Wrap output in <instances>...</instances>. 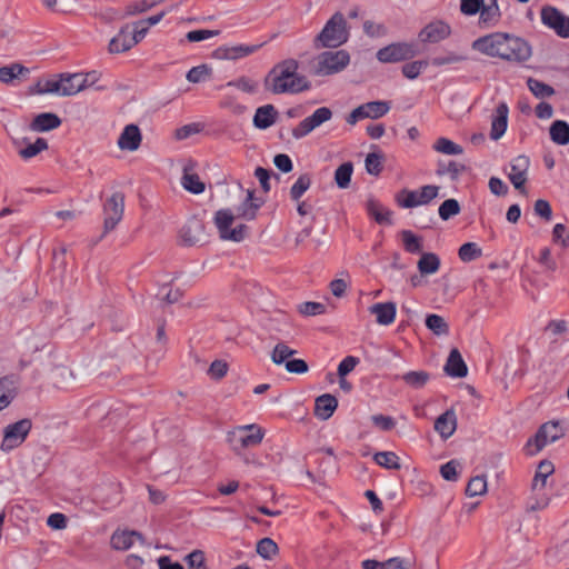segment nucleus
I'll use <instances>...</instances> for the list:
<instances>
[{
    "instance_id": "1",
    "label": "nucleus",
    "mask_w": 569,
    "mask_h": 569,
    "mask_svg": "<svg viewBox=\"0 0 569 569\" xmlns=\"http://www.w3.org/2000/svg\"><path fill=\"white\" fill-rule=\"evenodd\" d=\"M472 49L512 62H525L531 57V47L526 40L505 32H493L476 39Z\"/></svg>"
},
{
    "instance_id": "2",
    "label": "nucleus",
    "mask_w": 569,
    "mask_h": 569,
    "mask_svg": "<svg viewBox=\"0 0 569 569\" xmlns=\"http://www.w3.org/2000/svg\"><path fill=\"white\" fill-rule=\"evenodd\" d=\"M299 64L295 59L277 63L267 74L264 87L274 94L299 93L310 88V82L298 73Z\"/></svg>"
},
{
    "instance_id": "3",
    "label": "nucleus",
    "mask_w": 569,
    "mask_h": 569,
    "mask_svg": "<svg viewBox=\"0 0 569 569\" xmlns=\"http://www.w3.org/2000/svg\"><path fill=\"white\" fill-rule=\"evenodd\" d=\"M349 39V29L346 18L341 12H336L326 22L320 33L313 40L316 49L338 48Z\"/></svg>"
},
{
    "instance_id": "4",
    "label": "nucleus",
    "mask_w": 569,
    "mask_h": 569,
    "mask_svg": "<svg viewBox=\"0 0 569 569\" xmlns=\"http://www.w3.org/2000/svg\"><path fill=\"white\" fill-rule=\"evenodd\" d=\"M264 437V430L257 423L237 426L227 433V442L236 455L246 449L259 446Z\"/></svg>"
},
{
    "instance_id": "5",
    "label": "nucleus",
    "mask_w": 569,
    "mask_h": 569,
    "mask_svg": "<svg viewBox=\"0 0 569 569\" xmlns=\"http://www.w3.org/2000/svg\"><path fill=\"white\" fill-rule=\"evenodd\" d=\"M350 63V54L346 50L323 51L312 64V73L319 77L332 76L343 71Z\"/></svg>"
},
{
    "instance_id": "6",
    "label": "nucleus",
    "mask_w": 569,
    "mask_h": 569,
    "mask_svg": "<svg viewBox=\"0 0 569 569\" xmlns=\"http://www.w3.org/2000/svg\"><path fill=\"white\" fill-rule=\"evenodd\" d=\"M233 220L234 216L230 209L218 210L213 218L214 226L222 240L240 242L246 238L248 227L246 224H238L234 228H230Z\"/></svg>"
},
{
    "instance_id": "7",
    "label": "nucleus",
    "mask_w": 569,
    "mask_h": 569,
    "mask_svg": "<svg viewBox=\"0 0 569 569\" xmlns=\"http://www.w3.org/2000/svg\"><path fill=\"white\" fill-rule=\"evenodd\" d=\"M32 428V421L29 418H23L19 421L8 425L3 429V438L0 449L9 452L21 446L27 439Z\"/></svg>"
},
{
    "instance_id": "8",
    "label": "nucleus",
    "mask_w": 569,
    "mask_h": 569,
    "mask_svg": "<svg viewBox=\"0 0 569 569\" xmlns=\"http://www.w3.org/2000/svg\"><path fill=\"white\" fill-rule=\"evenodd\" d=\"M439 187L427 184L421 187L420 191H412L402 189L397 196L396 201L399 207L410 209L419 206H425L438 197Z\"/></svg>"
},
{
    "instance_id": "9",
    "label": "nucleus",
    "mask_w": 569,
    "mask_h": 569,
    "mask_svg": "<svg viewBox=\"0 0 569 569\" xmlns=\"http://www.w3.org/2000/svg\"><path fill=\"white\" fill-rule=\"evenodd\" d=\"M124 213V194L114 192L103 204V236L116 229Z\"/></svg>"
},
{
    "instance_id": "10",
    "label": "nucleus",
    "mask_w": 569,
    "mask_h": 569,
    "mask_svg": "<svg viewBox=\"0 0 569 569\" xmlns=\"http://www.w3.org/2000/svg\"><path fill=\"white\" fill-rule=\"evenodd\" d=\"M418 53L416 44L409 42H396L377 52V59L383 63H395L413 58Z\"/></svg>"
},
{
    "instance_id": "11",
    "label": "nucleus",
    "mask_w": 569,
    "mask_h": 569,
    "mask_svg": "<svg viewBox=\"0 0 569 569\" xmlns=\"http://www.w3.org/2000/svg\"><path fill=\"white\" fill-rule=\"evenodd\" d=\"M563 429L557 421H549L543 423L538 432L536 433L533 439H529L527 442V447L530 448L532 443H535L536 449L530 450V455H535L539 452L548 443L555 442L558 439L563 437Z\"/></svg>"
},
{
    "instance_id": "12",
    "label": "nucleus",
    "mask_w": 569,
    "mask_h": 569,
    "mask_svg": "<svg viewBox=\"0 0 569 569\" xmlns=\"http://www.w3.org/2000/svg\"><path fill=\"white\" fill-rule=\"evenodd\" d=\"M541 22L552 29L557 36L569 38V17L552 6H545L540 12Z\"/></svg>"
},
{
    "instance_id": "13",
    "label": "nucleus",
    "mask_w": 569,
    "mask_h": 569,
    "mask_svg": "<svg viewBox=\"0 0 569 569\" xmlns=\"http://www.w3.org/2000/svg\"><path fill=\"white\" fill-rule=\"evenodd\" d=\"M179 237L184 246H196L207 241V233L203 221L193 216L182 226Z\"/></svg>"
},
{
    "instance_id": "14",
    "label": "nucleus",
    "mask_w": 569,
    "mask_h": 569,
    "mask_svg": "<svg viewBox=\"0 0 569 569\" xmlns=\"http://www.w3.org/2000/svg\"><path fill=\"white\" fill-rule=\"evenodd\" d=\"M331 118L332 111L328 107L318 108L311 116L303 119L292 129V136L296 139H301Z\"/></svg>"
},
{
    "instance_id": "15",
    "label": "nucleus",
    "mask_w": 569,
    "mask_h": 569,
    "mask_svg": "<svg viewBox=\"0 0 569 569\" xmlns=\"http://www.w3.org/2000/svg\"><path fill=\"white\" fill-rule=\"evenodd\" d=\"M451 34V28L441 20L428 23L420 32L419 40L423 43H437L447 39Z\"/></svg>"
},
{
    "instance_id": "16",
    "label": "nucleus",
    "mask_w": 569,
    "mask_h": 569,
    "mask_svg": "<svg viewBox=\"0 0 569 569\" xmlns=\"http://www.w3.org/2000/svg\"><path fill=\"white\" fill-rule=\"evenodd\" d=\"M262 44H234L221 46L213 52V57L220 60H238L254 53Z\"/></svg>"
},
{
    "instance_id": "17",
    "label": "nucleus",
    "mask_w": 569,
    "mask_h": 569,
    "mask_svg": "<svg viewBox=\"0 0 569 569\" xmlns=\"http://www.w3.org/2000/svg\"><path fill=\"white\" fill-rule=\"evenodd\" d=\"M528 168L529 158L526 156H519L511 162V170L508 174V178L510 182L513 184V187L519 191H523V186L527 181Z\"/></svg>"
},
{
    "instance_id": "18",
    "label": "nucleus",
    "mask_w": 569,
    "mask_h": 569,
    "mask_svg": "<svg viewBox=\"0 0 569 569\" xmlns=\"http://www.w3.org/2000/svg\"><path fill=\"white\" fill-rule=\"evenodd\" d=\"M90 74H61L62 96H73L88 87Z\"/></svg>"
},
{
    "instance_id": "19",
    "label": "nucleus",
    "mask_w": 569,
    "mask_h": 569,
    "mask_svg": "<svg viewBox=\"0 0 569 569\" xmlns=\"http://www.w3.org/2000/svg\"><path fill=\"white\" fill-rule=\"evenodd\" d=\"M142 136L136 124H128L118 139V147L121 150L136 151L141 144Z\"/></svg>"
},
{
    "instance_id": "20",
    "label": "nucleus",
    "mask_w": 569,
    "mask_h": 569,
    "mask_svg": "<svg viewBox=\"0 0 569 569\" xmlns=\"http://www.w3.org/2000/svg\"><path fill=\"white\" fill-rule=\"evenodd\" d=\"M131 26L126 24L119 33L109 42V51L111 53H120L131 49L137 44V40L131 36Z\"/></svg>"
},
{
    "instance_id": "21",
    "label": "nucleus",
    "mask_w": 569,
    "mask_h": 569,
    "mask_svg": "<svg viewBox=\"0 0 569 569\" xmlns=\"http://www.w3.org/2000/svg\"><path fill=\"white\" fill-rule=\"evenodd\" d=\"M136 540L144 543L143 536L134 530H116L111 536V546L116 550H128L131 548Z\"/></svg>"
},
{
    "instance_id": "22",
    "label": "nucleus",
    "mask_w": 569,
    "mask_h": 569,
    "mask_svg": "<svg viewBox=\"0 0 569 569\" xmlns=\"http://www.w3.org/2000/svg\"><path fill=\"white\" fill-rule=\"evenodd\" d=\"M443 370L449 377L453 378H463L467 376V365L457 348L451 349Z\"/></svg>"
},
{
    "instance_id": "23",
    "label": "nucleus",
    "mask_w": 569,
    "mask_h": 569,
    "mask_svg": "<svg viewBox=\"0 0 569 569\" xmlns=\"http://www.w3.org/2000/svg\"><path fill=\"white\" fill-rule=\"evenodd\" d=\"M457 429V416L453 409H448L435 421V430L441 438H450Z\"/></svg>"
},
{
    "instance_id": "24",
    "label": "nucleus",
    "mask_w": 569,
    "mask_h": 569,
    "mask_svg": "<svg viewBox=\"0 0 569 569\" xmlns=\"http://www.w3.org/2000/svg\"><path fill=\"white\" fill-rule=\"evenodd\" d=\"M508 106L501 102L497 108L491 121L490 138L492 140L500 139L507 130L508 126Z\"/></svg>"
},
{
    "instance_id": "25",
    "label": "nucleus",
    "mask_w": 569,
    "mask_h": 569,
    "mask_svg": "<svg viewBox=\"0 0 569 569\" xmlns=\"http://www.w3.org/2000/svg\"><path fill=\"white\" fill-rule=\"evenodd\" d=\"M17 396V379L13 376L0 378V411L9 407Z\"/></svg>"
},
{
    "instance_id": "26",
    "label": "nucleus",
    "mask_w": 569,
    "mask_h": 569,
    "mask_svg": "<svg viewBox=\"0 0 569 569\" xmlns=\"http://www.w3.org/2000/svg\"><path fill=\"white\" fill-rule=\"evenodd\" d=\"M370 313L376 316V320L381 326H389L396 319V303L395 302H378L369 308Z\"/></svg>"
},
{
    "instance_id": "27",
    "label": "nucleus",
    "mask_w": 569,
    "mask_h": 569,
    "mask_svg": "<svg viewBox=\"0 0 569 569\" xmlns=\"http://www.w3.org/2000/svg\"><path fill=\"white\" fill-rule=\"evenodd\" d=\"M338 407V400L330 393L319 396L315 401V416L321 420L329 419Z\"/></svg>"
},
{
    "instance_id": "28",
    "label": "nucleus",
    "mask_w": 569,
    "mask_h": 569,
    "mask_svg": "<svg viewBox=\"0 0 569 569\" xmlns=\"http://www.w3.org/2000/svg\"><path fill=\"white\" fill-rule=\"evenodd\" d=\"M366 210L368 214L379 224H391L392 211L386 209L377 199L369 197L366 201Z\"/></svg>"
},
{
    "instance_id": "29",
    "label": "nucleus",
    "mask_w": 569,
    "mask_h": 569,
    "mask_svg": "<svg viewBox=\"0 0 569 569\" xmlns=\"http://www.w3.org/2000/svg\"><path fill=\"white\" fill-rule=\"evenodd\" d=\"M61 124V119L52 112H43L33 118L30 129L34 132H46L57 129Z\"/></svg>"
},
{
    "instance_id": "30",
    "label": "nucleus",
    "mask_w": 569,
    "mask_h": 569,
    "mask_svg": "<svg viewBox=\"0 0 569 569\" xmlns=\"http://www.w3.org/2000/svg\"><path fill=\"white\" fill-rule=\"evenodd\" d=\"M278 117V111L272 104H264L256 110L253 116V126L258 129H268L271 127Z\"/></svg>"
},
{
    "instance_id": "31",
    "label": "nucleus",
    "mask_w": 569,
    "mask_h": 569,
    "mask_svg": "<svg viewBox=\"0 0 569 569\" xmlns=\"http://www.w3.org/2000/svg\"><path fill=\"white\" fill-rule=\"evenodd\" d=\"M29 69L21 63H11L0 68V82L10 84L17 79L26 78Z\"/></svg>"
},
{
    "instance_id": "32",
    "label": "nucleus",
    "mask_w": 569,
    "mask_h": 569,
    "mask_svg": "<svg viewBox=\"0 0 569 569\" xmlns=\"http://www.w3.org/2000/svg\"><path fill=\"white\" fill-rule=\"evenodd\" d=\"M359 110L363 119H379L383 117L390 110V104L387 101H370L360 104Z\"/></svg>"
},
{
    "instance_id": "33",
    "label": "nucleus",
    "mask_w": 569,
    "mask_h": 569,
    "mask_svg": "<svg viewBox=\"0 0 569 569\" xmlns=\"http://www.w3.org/2000/svg\"><path fill=\"white\" fill-rule=\"evenodd\" d=\"M21 142L20 140H13L14 147L19 148L18 153L23 160H29L49 148L48 141L44 138H38L33 143H29L24 148H20Z\"/></svg>"
},
{
    "instance_id": "34",
    "label": "nucleus",
    "mask_w": 569,
    "mask_h": 569,
    "mask_svg": "<svg viewBox=\"0 0 569 569\" xmlns=\"http://www.w3.org/2000/svg\"><path fill=\"white\" fill-rule=\"evenodd\" d=\"M555 471L553 463L549 460H542L537 468L533 481L532 491H541L546 487L547 478Z\"/></svg>"
},
{
    "instance_id": "35",
    "label": "nucleus",
    "mask_w": 569,
    "mask_h": 569,
    "mask_svg": "<svg viewBox=\"0 0 569 569\" xmlns=\"http://www.w3.org/2000/svg\"><path fill=\"white\" fill-rule=\"evenodd\" d=\"M479 14V26L482 28L497 26L501 18L499 6H481Z\"/></svg>"
},
{
    "instance_id": "36",
    "label": "nucleus",
    "mask_w": 569,
    "mask_h": 569,
    "mask_svg": "<svg viewBox=\"0 0 569 569\" xmlns=\"http://www.w3.org/2000/svg\"><path fill=\"white\" fill-rule=\"evenodd\" d=\"M395 379L402 380L407 386L413 389H420L430 380V373L425 370L408 371L401 376H396Z\"/></svg>"
},
{
    "instance_id": "37",
    "label": "nucleus",
    "mask_w": 569,
    "mask_h": 569,
    "mask_svg": "<svg viewBox=\"0 0 569 569\" xmlns=\"http://www.w3.org/2000/svg\"><path fill=\"white\" fill-rule=\"evenodd\" d=\"M421 274L436 273L440 268V259L436 253L423 252L417 263Z\"/></svg>"
},
{
    "instance_id": "38",
    "label": "nucleus",
    "mask_w": 569,
    "mask_h": 569,
    "mask_svg": "<svg viewBox=\"0 0 569 569\" xmlns=\"http://www.w3.org/2000/svg\"><path fill=\"white\" fill-rule=\"evenodd\" d=\"M551 140L560 146L569 143V124L562 120H556L550 127Z\"/></svg>"
},
{
    "instance_id": "39",
    "label": "nucleus",
    "mask_w": 569,
    "mask_h": 569,
    "mask_svg": "<svg viewBox=\"0 0 569 569\" xmlns=\"http://www.w3.org/2000/svg\"><path fill=\"white\" fill-rule=\"evenodd\" d=\"M252 198L253 190H248L246 201L238 209L239 216L247 220H253L258 209L263 204L262 199H257V202H252Z\"/></svg>"
},
{
    "instance_id": "40",
    "label": "nucleus",
    "mask_w": 569,
    "mask_h": 569,
    "mask_svg": "<svg viewBox=\"0 0 569 569\" xmlns=\"http://www.w3.org/2000/svg\"><path fill=\"white\" fill-rule=\"evenodd\" d=\"M373 460L377 465L389 470H399L401 465L399 457L392 451H380L375 453Z\"/></svg>"
},
{
    "instance_id": "41",
    "label": "nucleus",
    "mask_w": 569,
    "mask_h": 569,
    "mask_svg": "<svg viewBox=\"0 0 569 569\" xmlns=\"http://www.w3.org/2000/svg\"><path fill=\"white\" fill-rule=\"evenodd\" d=\"M426 327L436 336H447L449 333V325L443 317L436 313L427 316Z\"/></svg>"
},
{
    "instance_id": "42",
    "label": "nucleus",
    "mask_w": 569,
    "mask_h": 569,
    "mask_svg": "<svg viewBox=\"0 0 569 569\" xmlns=\"http://www.w3.org/2000/svg\"><path fill=\"white\" fill-rule=\"evenodd\" d=\"M353 172L352 162L348 161L339 166L335 172V181L340 189L349 187Z\"/></svg>"
},
{
    "instance_id": "43",
    "label": "nucleus",
    "mask_w": 569,
    "mask_h": 569,
    "mask_svg": "<svg viewBox=\"0 0 569 569\" xmlns=\"http://www.w3.org/2000/svg\"><path fill=\"white\" fill-rule=\"evenodd\" d=\"M401 239L407 252L419 253L422 251V239L416 236L411 230H402Z\"/></svg>"
},
{
    "instance_id": "44",
    "label": "nucleus",
    "mask_w": 569,
    "mask_h": 569,
    "mask_svg": "<svg viewBox=\"0 0 569 569\" xmlns=\"http://www.w3.org/2000/svg\"><path fill=\"white\" fill-rule=\"evenodd\" d=\"M181 183L186 190L194 194H199L204 191V183L200 180L197 173H191L184 170Z\"/></svg>"
},
{
    "instance_id": "45",
    "label": "nucleus",
    "mask_w": 569,
    "mask_h": 569,
    "mask_svg": "<svg viewBox=\"0 0 569 569\" xmlns=\"http://www.w3.org/2000/svg\"><path fill=\"white\" fill-rule=\"evenodd\" d=\"M311 182L312 181L309 173H303L299 176L296 182L290 188L291 200L299 201L303 193L310 188Z\"/></svg>"
},
{
    "instance_id": "46",
    "label": "nucleus",
    "mask_w": 569,
    "mask_h": 569,
    "mask_svg": "<svg viewBox=\"0 0 569 569\" xmlns=\"http://www.w3.org/2000/svg\"><path fill=\"white\" fill-rule=\"evenodd\" d=\"M296 353H297V350L291 349L284 342H279L274 346V348L271 352V360L276 365H282V363L286 365V362L290 359V357Z\"/></svg>"
},
{
    "instance_id": "47",
    "label": "nucleus",
    "mask_w": 569,
    "mask_h": 569,
    "mask_svg": "<svg viewBox=\"0 0 569 569\" xmlns=\"http://www.w3.org/2000/svg\"><path fill=\"white\" fill-rule=\"evenodd\" d=\"M433 149L437 152H440L443 154H451V156L461 154L463 152V149L460 144H458L447 138L437 139V141L433 144Z\"/></svg>"
},
{
    "instance_id": "48",
    "label": "nucleus",
    "mask_w": 569,
    "mask_h": 569,
    "mask_svg": "<svg viewBox=\"0 0 569 569\" xmlns=\"http://www.w3.org/2000/svg\"><path fill=\"white\" fill-rule=\"evenodd\" d=\"M383 154L380 152H370L365 160L366 170L371 176H379L383 169Z\"/></svg>"
},
{
    "instance_id": "49",
    "label": "nucleus",
    "mask_w": 569,
    "mask_h": 569,
    "mask_svg": "<svg viewBox=\"0 0 569 569\" xmlns=\"http://www.w3.org/2000/svg\"><path fill=\"white\" fill-rule=\"evenodd\" d=\"M458 256L461 261L470 262L480 258L482 256V250L475 242H466L459 248Z\"/></svg>"
},
{
    "instance_id": "50",
    "label": "nucleus",
    "mask_w": 569,
    "mask_h": 569,
    "mask_svg": "<svg viewBox=\"0 0 569 569\" xmlns=\"http://www.w3.org/2000/svg\"><path fill=\"white\" fill-rule=\"evenodd\" d=\"M211 72H212V70L209 66L200 64V66L191 68L187 72L186 78L189 82L199 83V82H203V81L210 79Z\"/></svg>"
},
{
    "instance_id": "51",
    "label": "nucleus",
    "mask_w": 569,
    "mask_h": 569,
    "mask_svg": "<svg viewBox=\"0 0 569 569\" xmlns=\"http://www.w3.org/2000/svg\"><path fill=\"white\" fill-rule=\"evenodd\" d=\"M278 551V545L271 538H262L257 543V553L263 559H271Z\"/></svg>"
},
{
    "instance_id": "52",
    "label": "nucleus",
    "mask_w": 569,
    "mask_h": 569,
    "mask_svg": "<svg viewBox=\"0 0 569 569\" xmlns=\"http://www.w3.org/2000/svg\"><path fill=\"white\" fill-rule=\"evenodd\" d=\"M460 204L456 199H447L439 207V217L442 220H449L450 218L460 213Z\"/></svg>"
},
{
    "instance_id": "53",
    "label": "nucleus",
    "mask_w": 569,
    "mask_h": 569,
    "mask_svg": "<svg viewBox=\"0 0 569 569\" xmlns=\"http://www.w3.org/2000/svg\"><path fill=\"white\" fill-rule=\"evenodd\" d=\"M487 491V481L482 476L471 478L466 487V495L469 497L481 496Z\"/></svg>"
},
{
    "instance_id": "54",
    "label": "nucleus",
    "mask_w": 569,
    "mask_h": 569,
    "mask_svg": "<svg viewBox=\"0 0 569 569\" xmlns=\"http://www.w3.org/2000/svg\"><path fill=\"white\" fill-rule=\"evenodd\" d=\"M528 87L537 98L551 97L555 93V90L551 86L536 79L530 78L528 80Z\"/></svg>"
},
{
    "instance_id": "55",
    "label": "nucleus",
    "mask_w": 569,
    "mask_h": 569,
    "mask_svg": "<svg viewBox=\"0 0 569 569\" xmlns=\"http://www.w3.org/2000/svg\"><path fill=\"white\" fill-rule=\"evenodd\" d=\"M428 66V62L425 60L409 62L402 66V73L408 79H416Z\"/></svg>"
},
{
    "instance_id": "56",
    "label": "nucleus",
    "mask_w": 569,
    "mask_h": 569,
    "mask_svg": "<svg viewBox=\"0 0 569 569\" xmlns=\"http://www.w3.org/2000/svg\"><path fill=\"white\" fill-rule=\"evenodd\" d=\"M228 86L236 87L247 93H254L258 89V83L247 77H240L237 80L230 81Z\"/></svg>"
},
{
    "instance_id": "57",
    "label": "nucleus",
    "mask_w": 569,
    "mask_h": 569,
    "mask_svg": "<svg viewBox=\"0 0 569 569\" xmlns=\"http://www.w3.org/2000/svg\"><path fill=\"white\" fill-rule=\"evenodd\" d=\"M61 79L59 80H46L44 82L37 83L38 93H58L62 96Z\"/></svg>"
},
{
    "instance_id": "58",
    "label": "nucleus",
    "mask_w": 569,
    "mask_h": 569,
    "mask_svg": "<svg viewBox=\"0 0 569 569\" xmlns=\"http://www.w3.org/2000/svg\"><path fill=\"white\" fill-rule=\"evenodd\" d=\"M189 569H204V553L201 550H193L186 557Z\"/></svg>"
},
{
    "instance_id": "59",
    "label": "nucleus",
    "mask_w": 569,
    "mask_h": 569,
    "mask_svg": "<svg viewBox=\"0 0 569 569\" xmlns=\"http://www.w3.org/2000/svg\"><path fill=\"white\" fill-rule=\"evenodd\" d=\"M220 33L219 30H204V29H200V30H192V31H189L186 36L187 40L189 42H199V41H203V40H207L209 38H212V37H216Z\"/></svg>"
},
{
    "instance_id": "60",
    "label": "nucleus",
    "mask_w": 569,
    "mask_h": 569,
    "mask_svg": "<svg viewBox=\"0 0 569 569\" xmlns=\"http://www.w3.org/2000/svg\"><path fill=\"white\" fill-rule=\"evenodd\" d=\"M481 0H460V12L467 17L475 16L481 10Z\"/></svg>"
},
{
    "instance_id": "61",
    "label": "nucleus",
    "mask_w": 569,
    "mask_h": 569,
    "mask_svg": "<svg viewBox=\"0 0 569 569\" xmlns=\"http://www.w3.org/2000/svg\"><path fill=\"white\" fill-rule=\"evenodd\" d=\"M463 170V164L457 163L456 161H450L447 166L439 163L437 174L443 176L446 173H450L451 178L456 179Z\"/></svg>"
},
{
    "instance_id": "62",
    "label": "nucleus",
    "mask_w": 569,
    "mask_h": 569,
    "mask_svg": "<svg viewBox=\"0 0 569 569\" xmlns=\"http://www.w3.org/2000/svg\"><path fill=\"white\" fill-rule=\"evenodd\" d=\"M553 242H560L563 248L569 246V232L565 224L557 223L552 230Z\"/></svg>"
},
{
    "instance_id": "63",
    "label": "nucleus",
    "mask_w": 569,
    "mask_h": 569,
    "mask_svg": "<svg viewBox=\"0 0 569 569\" xmlns=\"http://www.w3.org/2000/svg\"><path fill=\"white\" fill-rule=\"evenodd\" d=\"M359 363V359L353 356H347L338 366V376L339 378H345L348 373H350L356 366Z\"/></svg>"
},
{
    "instance_id": "64",
    "label": "nucleus",
    "mask_w": 569,
    "mask_h": 569,
    "mask_svg": "<svg viewBox=\"0 0 569 569\" xmlns=\"http://www.w3.org/2000/svg\"><path fill=\"white\" fill-rule=\"evenodd\" d=\"M459 462L450 460L440 467V475L448 481H456L458 479L457 468Z\"/></svg>"
}]
</instances>
